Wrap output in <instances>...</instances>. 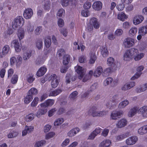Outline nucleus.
I'll return each mask as SVG.
<instances>
[{
  "label": "nucleus",
  "instance_id": "53",
  "mask_svg": "<svg viewBox=\"0 0 147 147\" xmlns=\"http://www.w3.org/2000/svg\"><path fill=\"white\" fill-rule=\"evenodd\" d=\"M18 76L17 75H14L13 76L11 80V83L13 84H16L18 80Z\"/></svg>",
  "mask_w": 147,
  "mask_h": 147
},
{
  "label": "nucleus",
  "instance_id": "28",
  "mask_svg": "<svg viewBox=\"0 0 147 147\" xmlns=\"http://www.w3.org/2000/svg\"><path fill=\"white\" fill-rule=\"evenodd\" d=\"M138 132L140 135H144L147 133V125L140 128L138 130Z\"/></svg>",
  "mask_w": 147,
  "mask_h": 147
},
{
  "label": "nucleus",
  "instance_id": "57",
  "mask_svg": "<svg viewBox=\"0 0 147 147\" xmlns=\"http://www.w3.org/2000/svg\"><path fill=\"white\" fill-rule=\"evenodd\" d=\"M113 80V78L111 77L107 78L104 82V84L105 86L109 85L111 84Z\"/></svg>",
  "mask_w": 147,
  "mask_h": 147
},
{
  "label": "nucleus",
  "instance_id": "51",
  "mask_svg": "<svg viewBox=\"0 0 147 147\" xmlns=\"http://www.w3.org/2000/svg\"><path fill=\"white\" fill-rule=\"evenodd\" d=\"M137 29L136 27H134L131 28L129 31V33L131 36H134L137 32Z\"/></svg>",
  "mask_w": 147,
  "mask_h": 147
},
{
  "label": "nucleus",
  "instance_id": "42",
  "mask_svg": "<svg viewBox=\"0 0 147 147\" xmlns=\"http://www.w3.org/2000/svg\"><path fill=\"white\" fill-rule=\"evenodd\" d=\"M33 98L32 96L30 94H29L28 93V95L24 98V101L25 103L28 104L32 100Z\"/></svg>",
  "mask_w": 147,
  "mask_h": 147
},
{
  "label": "nucleus",
  "instance_id": "63",
  "mask_svg": "<svg viewBox=\"0 0 147 147\" xmlns=\"http://www.w3.org/2000/svg\"><path fill=\"white\" fill-rule=\"evenodd\" d=\"M27 80L29 83H32L34 80V78H33V76L32 75H28L27 76Z\"/></svg>",
  "mask_w": 147,
  "mask_h": 147
},
{
  "label": "nucleus",
  "instance_id": "7",
  "mask_svg": "<svg viewBox=\"0 0 147 147\" xmlns=\"http://www.w3.org/2000/svg\"><path fill=\"white\" fill-rule=\"evenodd\" d=\"M76 71L78 74V78L81 79L85 74L86 70L80 66H78L76 69Z\"/></svg>",
  "mask_w": 147,
  "mask_h": 147
},
{
  "label": "nucleus",
  "instance_id": "47",
  "mask_svg": "<svg viewBox=\"0 0 147 147\" xmlns=\"http://www.w3.org/2000/svg\"><path fill=\"white\" fill-rule=\"evenodd\" d=\"M22 58L21 57L18 55L17 57V60L16 61V65L17 67H19L22 63Z\"/></svg>",
  "mask_w": 147,
  "mask_h": 147
},
{
  "label": "nucleus",
  "instance_id": "52",
  "mask_svg": "<svg viewBox=\"0 0 147 147\" xmlns=\"http://www.w3.org/2000/svg\"><path fill=\"white\" fill-rule=\"evenodd\" d=\"M65 11L63 9H59L57 15V16L59 17H62L63 16H64L65 14Z\"/></svg>",
  "mask_w": 147,
  "mask_h": 147
},
{
  "label": "nucleus",
  "instance_id": "64",
  "mask_svg": "<svg viewBox=\"0 0 147 147\" xmlns=\"http://www.w3.org/2000/svg\"><path fill=\"white\" fill-rule=\"evenodd\" d=\"M39 99L38 97L35 98L31 103V106L32 107L36 106L38 104Z\"/></svg>",
  "mask_w": 147,
  "mask_h": 147
},
{
  "label": "nucleus",
  "instance_id": "54",
  "mask_svg": "<svg viewBox=\"0 0 147 147\" xmlns=\"http://www.w3.org/2000/svg\"><path fill=\"white\" fill-rule=\"evenodd\" d=\"M42 28L41 26L37 27L34 31L36 35H39L41 32Z\"/></svg>",
  "mask_w": 147,
  "mask_h": 147
},
{
  "label": "nucleus",
  "instance_id": "59",
  "mask_svg": "<svg viewBox=\"0 0 147 147\" xmlns=\"http://www.w3.org/2000/svg\"><path fill=\"white\" fill-rule=\"evenodd\" d=\"M82 15L84 17H87L90 15L89 11L87 9L82 10L81 12Z\"/></svg>",
  "mask_w": 147,
  "mask_h": 147
},
{
  "label": "nucleus",
  "instance_id": "24",
  "mask_svg": "<svg viewBox=\"0 0 147 147\" xmlns=\"http://www.w3.org/2000/svg\"><path fill=\"white\" fill-rule=\"evenodd\" d=\"M100 51L102 55L104 57H107L109 55V52L107 47L105 46L102 47Z\"/></svg>",
  "mask_w": 147,
  "mask_h": 147
},
{
  "label": "nucleus",
  "instance_id": "61",
  "mask_svg": "<svg viewBox=\"0 0 147 147\" xmlns=\"http://www.w3.org/2000/svg\"><path fill=\"white\" fill-rule=\"evenodd\" d=\"M144 54L143 53H140L136 55L134 59L136 61H138L142 58L144 56Z\"/></svg>",
  "mask_w": 147,
  "mask_h": 147
},
{
  "label": "nucleus",
  "instance_id": "25",
  "mask_svg": "<svg viewBox=\"0 0 147 147\" xmlns=\"http://www.w3.org/2000/svg\"><path fill=\"white\" fill-rule=\"evenodd\" d=\"M47 70V68L44 67H41L37 71L36 75L40 77L43 75Z\"/></svg>",
  "mask_w": 147,
  "mask_h": 147
},
{
  "label": "nucleus",
  "instance_id": "34",
  "mask_svg": "<svg viewBox=\"0 0 147 147\" xmlns=\"http://www.w3.org/2000/svg\"><path fill=\"white\" fill-rule=\"evenodd\" d=\"M139 33L143 35L147 33V26H142L140 28L139 30Z\"/></svg>",
  "mask_w": 147,
  "mask_h": 147
},
{
  "label": "nucleus",
  "instance_id": "17",
  "mask_svg": "<svg viewBox=\"0 0 147 147\" xmlns=\"http://www.w3.org/2000/svg\"><path fill=\"white\" fill-rule=\"evenodd\" d=\"M11 44L14 45L16 51L17 52H20L21 49V47L20 44L18 40H13Z\"/></svg>",
  "mask_w": 147,
  "mask_h": 147
},
{
  "label": "nucleus",
  "instance_id": "35",
  "mask_svg": "<svg viewBox=\"0 0 147 147\" xmlns=\"http://www.w3.org/2000/svg\"><path fill=\"white\" fill-rule=\"evenodd\" d=\"M70 61V56L67 54L65 55L63 57V63L64 65H67Z\"/></svg>",
  "mask_w": 147,
  "mask_h": 147
},
{
  "label": "nucleus",
  "instance_id": "22",
  "mask_svg": "<svg viewBox=\"0 0 147 147\" xmlns=\"http://www.w3.org/2000/svg\"><path fill=\"white\" fill-rule=\"evenodd\" d=\"M139 111L141 113L143 117H147V106L142 107L139 110Z\"/></svg>",
  "mask_w": 147,
  "mask_h": 147
},
{
  "label": "nucleus",
  "instance_id": "4",
  "mask_svg": "<svg viewBox=\"0 0 147 147\" xmlns=\"http://www.w3.org/2000/svg\"><path fill=\"white\" fill-rule=\"evenodd\" d=\"M134 44V40L130 38H128L125 39L123 43L125 48H130L132 47Z\"/></svg>",
  "mask_w": 147,
  "mask_h": 147
},
{
  "label": "nucleus",
  "instance_id": "39",
  "mask_svg": "<svg viewBox=\"0 0 147 147\" xmlns=\"http://www.w3.org/2000/svg\"><path fill=\"white\" fill-rule=\"evenodd\" d=\"M127 18V17L125 14L122 12L119 13L118 15V19L122 21H124L125 19H126Z\"/></svg>",
  "mask_w": 147,
  "mask_h": 147
},
{
  "label": "nucleus",
  "instance_id": "62",
  "mask_svg": "<svg viewBox=\"0 0 147 147\" xmlns=\"http://www.w3.org/2000/svg\"><path fill=\"white\" fill-rule=\"evenodd\" d=\"M145 89L143 85L137 88L136 89V91L137 93H140L144 91Z\"/></svg>",
  "mask_w": 147,
  "mask_h": 147
},
{
  "label": "nucleus",
  "instance_id": "2",
  "mask_svg": "<svg viewBox=\"0 0 147 147\" xmlns=\"http://www.w3.org/2000/svg\"><path fill=\"white\" fill-rule=\"evenodd\" d=\"M24 23V20L21 16H19L14 19L12 22V27L14 29H16L18 26L23 25Z\"/></svg>",
  "mask_w": 147,
  "mask_h": 147
},
{
  "label": "nucleus",
  "instance_id": "32",
  "mask_svg": "<svg viewBox=\"0 0 147 147\" xmlns=\"http://www.w3.org/2000/svg\"><path fill=\"white\" fill-rule=\"evenodd\" d=\"M78 94V92L76 91H74L70 94L69 98L71 100H76L77 96Z\"/></svg>",
  "mask_w": 147,
  "mask_h": 147
},
{
  "label": "nucleus",
  "instance_id": "29",
  "mask_svg": "<svg viewBox=\"0 0 147 147\" xmlns=\"http://www.w3.org/2000/svg\"><path fill=\"white\" fill-rule=\"evenodd\" d=\"M103 69L101 66L98 67L95 70L94 74V76L96 77H99L102 72Z\"/></svg>",
  "mask_w": 147,
  "mask_h": 147
},
{
  "label": "nucleus",
  "instance_id": "36",
  "mask_svg": "<svg viewBox=\"0 0 147 147\" xmlns=\"http://www.w3.org/2000/svg\"><path fill=\"white\" fill-rule=\"evenodd\" d=\"M31 52L28 51L25 52L24 54L23 57V59L24 60H28L31 56Z\"/></svg>",
  "mask_w": 147,
  "mask_h": 147
},
{
  "label": "nucleus",
  "instance_id": "43",
  "mask_svg": "<svg viewBox=\"0 0 147 147\" xmlns=\"http://www.w3.org/2000/svg\"><path fill=\"white\" fill-rule=\"evenodd\" d=\"M128 134H125L119 135L116 137V140L118 141H120L124 138H125L128 136Z\"/></svg>",
  "mask_w": 147,
  "mask_h": 147
},
{
  "label": "nucleus",
  "instance_id": "13",
  "mask_svg": "<svg viewBox=\"0 0 147 147\" xmlns=\"http://www.w3.org/2000/svg\"><path fill=\"white\" fill-rule=\"evenodd\" d=\"M127 123V121L126 120L123 119L117 122L116 124V126L118 128H121L125 126Z\"/></svg>",
  "mask_w": 147,
  "mask_h": 147
},
{
  "label": "nucleus",
  "instance_id": "12",
  "mask_svg": "<svg viewBox=\"0 0 147 147\" xmlns=\"http://www.w3.org/2000/svg\"><path fill=\"white\" fill-rule=\"evenodd\" d=\"M33 11L30 8L26 9L23 15L26 19H28L31 18L33 15Z\"/></svg>",
  "mask_w": 147,
  "mask_h": 147
},
{
  "label": "nucleus",
  "instance_id": "16",
  "mask_svg": "<svg viewBox=\"0 0 147 147\" xmlns=\"http://www.w3.org/2000/svg\"><path fill=\"white\" fill-rule=\"evenodd\" d=\"M90 23L96 29H98L99 27V23L97 19L95 18H92L90 20Z\"/></svg>",
  "mask_w": 147,
  "mask_h": 147
},
{
  "label": "nucleus",
  "instance_id": "26",
  "mask_svg": "<svg viewBox=\"0 0 147 147\" xmlns=\"http://www.w3.org/2000/svg\"><path fill=\"white\" fill-rule=\"evenodd\" d=\"M42 40L41 39H37L35 41L36 47L39 50L42 48Z\"/></svg>",
  "mask_w": 147,
  "mask_h": 147
},
{
  "label": "nucleus",
  "instance_id": "33",
  "mask_svg": "<svg viewBox=\"0 0 147 147\" xmlns=\"http://www.w3.org/2000/svg\"><path fill=\"white\" fill-rule=\"evenodd\" d=\"M128 50L132 58L138 53V50L136 49L132 48Z\"/></svg>",
  "mask_w": 147,
  "mask_h": 147
},
{
  "label": "nucleus",
  "instance_id": "9",
  "mask_svg": "<svg viewBox=\"0 0 147 147\" xmlns=\"http://www.w3.org/2000/svg\"><path fill=\"white\" fill-rule=\"evenodd\" d=\"M144 68V67L142 65L138 67L136 69L137 72L134 76L131 78V79L132 80H134L139 78L142 74V73L141 72L143 70Z\"/></svg>",
  "mask_w": 147,
  "mask_h": 147
},
{
  "label": "nucleus",
  "instance_id": "14",
  "mask_svg": "<svg viewBox=\"0 0 147 147\" xmlns=\"http://www.w3.org/2000/svg\"><path fill=\"white\" fill-rule=\"evenodd\" d=\"M41 108L38 111L36 116L39 117L41 115L45 114L47 111V108L45 107L41 106Z\"/></svg>",
  "mask_w": 147,
  "mask_h": 147
},
{
  "label": "nucleus",
  "instance_id": "31",
  "mask_svg": "<svg viewBox=\"0 0 147 147\" xmlns=\"http://www.w3.org/2000/svg\"><path fill=\"white\" fill-rule=\"evenodd\" d=\"M138 109V108L137 107H135L131 109L128 113V116L129 117H132L136 113Z\"/></svg>",
  "mask_w": 147,
  "mask_h": 147
},
{
  "label": "nucleus",
  "instance_id": "56",
  "mask_svg": "<svg viewBox=\"0 0 147 147\" xmlns=\"http://www.w3.org/2000/svg\"><path fill=\"white\" fill-rule=\"evenodd\" d=\"M28 32H32L34 30V26L31 24L30 22H28L27 28Z\"/></svg>",
  "mask_w": 147,
  "mask_h": 147
},
{
  "label": "nucleus",
  "instance_id": "27",
  "mask_svg": "<svg viewBox=\"0 0 147 147\" xmlns=\"http://www.w3.org/2000/svg\"><path fill=\"white\" fill-rule=\"evenodd\" d=\"M107 64L111 67H115L117 68L116 65L115 64L114 62V60L113 58L110 57L107 59Z\"/></svg>",
  "mask_w": 147,
  "mask_h": 147
},
{
  "label": "nucleus",
  "instance_id": "45",
  "mask_svg": "<svg viewBox=\"0 0 147 147\" xmlns=\"http://www.w3.org/2000/svg\"><path fill=\"white\" fill-rule=\"evenodd\" d=\"M65 51L63 49H59L57 53V56H58L59 58H61L62 55H65Z\"/></svg>",
  "mask_w": 147,
  "mask_h": 147
},
{
  "label": "nucleus",
  "instance_id": "3",
  "mask_svg": "<svg viewBox=\"0 0 147 147\" xmlns=\"http://www.w3.org/2000/svg\"><path fill=\"white\" fill-rule=\"evenodd\" d=\"M50 80H51V85L53 88H55L57 87L59 83V79L57 76L53 74L51 76Z\"/></svg>",
  "mask_w": 147,
  "mask_h": 147
},
{
  "label": "nucleus",
  "instance_id": "10",
  "mask_svg": "<svg viewBox=\"0 0 147 147\" xmlns=\"http://www.w3.org/2000/svg\"><path fill=\"white\" fill-rule=\"evenodd\" d=\"M102 3L99 1L95 2L92 5L93 8L96 11H99L100 10L102 7Z\"/></svg>",
  "mask_w": 147,
  "mask_h": 147
},
{
  "label": "nucleus",
  "instance_id": "5",
  "mask_svg": "<svg viewBox=\"0 0 147 147\" xmlns=\"http://www.w3.org/2000/svg\"><path fill=\"white\" fill-rule=\"evenodd\" d=\"M138 140V138L133 136L128 138L126 140V143L128 145H132L135 144Z\"/></svg>",
  "mask_w": 147,
  "mask_h": 147
},
{
  "label": "nucleus",
  "instance_id": "6",
  "mask_svg": "<svg viewBox=\"0 0 147 147\" xmlns=\"http://www.w3.org/2000/svg\"><path fill=\"white\" fill-rule=\"evenodd\" d=\"M118 96L114 95L112 98L107 103V106L109 109L115 105L116 102V100L117 99Z\"/></svg>",
  "mask_w": 147,
  "mask_h": 147
},
{
  "label": "nucleus",
  "instance_id": "38",
  "mask_svg": "<svg viewBox=\"0 0 147 147\" xmlns=\"http://www.w3.org/2000/svg\"><path fill=\"white\" fill-rule=\"evenodd\" d=\"M97 59L96 55L94 53H92L91 54L89 62L90 64H93Z\"/></svg>",
  "mask_w": 147,
  "mask_h": 147
},
{
  "label": "nucleus",
  "instance_id": "41",
  "mask_svg": "<svg viewBox=\"0 0 147 147\" xmlns=\"http://www.w3.org/2000/svg\"><path fill=\"white\" fill-rule=\"evenodd\" d=\"M129 103V102L128 100H124L119 103V107L120 109L124 108Z\"/></svg>",
  "mask_w": 147,
  "mask_h": 147
},
{
  "label": "nucleus",
  "instance_id": "19",
  "mask_svg": "<svg viewBox=\"0 0 147 147\" xmlns=\"http://www.w3.org/2000/svg\"><path fill=\"white\" fill-rule=\"evenodd\" d=\"M142 16L138 15L135 16L133 20V23L135 25H137L140 23L144 20Z\"/></svg>",
  "mask_w": 147,
  "mask_h": 147
},
{
  "label": "nucleus",
  "instance_id": "30",
  "mask_svg": "<svg viewBox=\"0 0 147 147\" xmlns=\"http://www.w3.org/2000/svg\"><path fill=\"white\" fill-rule=\"evenodd\" d=\"M111 144V141L107 140L103 141L100 144L99 147H108Z\"/></svg>",
  "mask_w": 147,
  "mask_h": 147
},
{
  "label": "nucleus",
  "instance_id": "46",
  "mask_svg": "<svg viewBox=\"0 0 147 147\" xmlns=\"http://www.w3.org/2000/svg\"><path fill=\"white\" fill-rule=\"evenodd\" d=\"M51 43V39L49 38H47L45 41V44L46 47L49 48Z\"/></svg>",
  "mask_w": 147,
  "mask_h": 147
},
{
  "label": "nucleus",
  "instance_id": "55",
  "mask_svg": "<svg viewBox=\"0 0 147 147\" xmlns=\"http://www.w3.org/2000/svg\"><path fill=\"white\" fill-rule=\"evenodd\" d=\"M9 50V46L8 45H6L3 47L2 50L3 53L4 55H6Z\"/></svg>",
  "mask_w": 147,
  "mask_h": 147
},
{
  "label": "nucleus",
  "instance_id": "15",
  "mask_svg": "<svg viewBox=\"0 0 147 147\" xmlns=\"http://www.w3.org/2000/svg\"><path fill=\"white\" fill-rule=\"evenodd\" d=\"M80 131V129L78 127H75L71 129L67 133V136L69 137L74 136Z\"/></svg>",
  "mask_w": 147,
  "mask_h": 147
},
{
  "label": "nucleus",
  "instance_id": "60",
  "mask_svg": "<svg viewBox=\"0 0 147 147\" xmlns=\"http://www.w3.org/2000/svg\"><path fill=\"white\" fill-rule=\"evenodd\" d=\"M125 5V4L122 3L117 5L116 6V8L119 11H121L124 8Z\"/></svg>",
  "mask_w": 147,
  "mask_h": 147
},
{
  "label": "nucleus",
  "instance_id": "8",
  "mask_svg": "<svg viewBox=\"0 0 147 147\" xmlns=\"http://www.w3.org/2000/svg\"><path fill=\"white\" fill-rule=\"evenodd\" d=\"M123 113V112L122 111H113L111 115V118L112 119H117V118H120Z\"/></svg>",
  "mask_w": 147,
  "mask_h": 147
},
{
  "label": "nucleus",
  "instance_id": "18",
  "mask_svg": "<svg viewBox=\"0 0 147 147\" xmlns=\"http://www.w3.org/2000/svg\"><path fill=\"white\" fill-rule=\"evenodd\" d=\"M117 69V68L114 67H110L104 69L103 72L102 73V74H104V76H107L111 74L112 72L114 71Z\"/></svg>",
  "mask_w": 147,
  "mask_h": 147
},
{
  "label": "nucleus",
  "instance_id": "11",
  "mask_svg": "<svg viewBox=\"0 0 147 147\" xmlns=\"http://www.w3.org/2000/svg\"><path fill=\"white\" fill-rule=\"evenodd\" d=\"M101 129L99 127L96 128L94 130L89 136L88 139L90 140H93L95 137L101 131Z\"/></svg>",
  "mask_w": 147,
  "mask_h": 147
},
{
  "label": "nucleus",
  "instance_id": "48",
  "mask_svg": "<svg viewBox=\"0 0 147 147\" xmlns=\"http://www.w3.org/2000/svg\"><path fill=\"white\" fill-rule=\"evenodd\" d=\"M34 115L32 113L29 114L27 115L25 118L26 120L27 121H30L33 119L34 117Z\"/></svg>",
  "mask_w": 147,
  "mask_h": 147
},
{
  "label": "nucleus",
  "instance_id": "40",
  "mask_svg": "<svg viewBox=\"0 0 147 147\" xmlns=\"http://www.w3.org/2000/svg\"><path fill=\"white\" fill-rule=\"evenodd\" d=\"M18 36L20 40L22 39L24 37V32L23 30L22 29H20L18 31Z\"/></svg>",
  "mask_w": 147,
  "mask_h": 147
},
{
  "label": "nucleus",
  "instance_id": "37",
  "mask_svg": "<svg viewBox=\"0 0 147 147\" xmlns=\"http://www.w3.org/2000/svg\"><path fill=\"white\" fill-rule=\"evenodd\" d=\"M123 58L124 60L125 61L129 60L132 58L128 50L123 55Z\"/></svg>",
  "mask_w": 147,
  "mask_h": 147
},
{
  "label": "nucleus",
  "instance_id": "23",
  "mask_svg": "<svg viewBox=\"0 0 147 147\" xmlns=\"http://www.w3.org/2000/svg\"><path fill=\"white\" fill-rule=\"evenodd\" d=\"M54 103V101L53 99H48L46 102L41 104L40 106L45 107L47 108L48 106H51L53 105Z\"/></svg>",
  "mask_w": 147,
  "mask_h": 147
},
{
  "label": "nucleus",
  "instance_id": "1",
  "mask_svg": "<svg viewBox=\"0 0 147 147\" xmlns=\"http://www.w3.org/2000/svg\"><path fill=\"white\" fill-rule=\"evenodd\" d=\"M107 112L104 111H97L96 108L93 106L90 108L88 113L89 115L93 117L103 116L107 114Z\"/></svg>",
  "mask_w": 147,
  "mask_h": 147
},
{
  "label": "nucleus",
  "instance_id": "50",
  "mask_svg": "<svg viewBox=\"0 0 147 147\" xmlns=\"http://www.w3.org/2000/svg\"><path fill=\"white\" fill-rule=\"evenodd\" d=\"M45 143L46 141L44 140L38 141L36 142L35 146V147H40L43 145Z\"/></svg>",
  "mask_w": 147,
  "mask_h": 147
},
{
  "label": "nucleus",
  "instance_id": "44",
  "mask_svg": "<svg viewBox=\"0 0 147 147\" xmlns=\"http://www.w3.org/2000/svg\"><path fill=\"white\" fill-rule=\"evenodd\" d=\"M38 93L37 90V89L35 88H32L29 91L28 93L29 94L32 95H35L37 94Z\"/></svg>",
  "mask_w": 147,
  "mask_h": 147
},
{
  "label": "nucleus",
  "instance_id": "20",
  "mask_svg": "<svg viewBox=\"0 0 147 147\" xmlns=\"http://www.w3.org/2000/svg\"><path fill=\"white\" fill-rule=\"evenodd\" d=\"M34 127L32 126H26L25 128V129L22 132V136H24L26 135L28 133L31 132L33 130Z\"/></svg>",
  "mask_w": 147,
  "mask_h": 147
},
{
  "label": "nucleus",
  "instance_id": "58",
  "mask_svg": "<svg viewBox=\"0 0 147 147\" xmlns=\"http://www.w3.org/2000/svg\"><path fill=\"white\" fill-rule=\"evenodd\" d=\"M86 56L84 55L81 56L79 58V61L80 63H85L86 61Z\"/></svg>",
  "mask_w": 147,
  "mask_h": 147
},
{
  "label": "nucleus",
  "instance_id": "49",
  "mask_svg": "<svg viewBox=\"0 0 147 147\" xmlns=\"http://www.w3.org/2000/svg\"><path fill=\"white\" fill-rule=\"evenodd\" d=\"M63 121V119L62 118H59L56 120L54 123V125H59Z\"/></svg>",
  "mask_w": 147,
  "mask_h": 147
},
{
  "label": "nucleus",
  "instance_id": "21",
  "mask_svg": "<svg viewBox=\"0 0 147 147\" xmlns=\"http://www.w3.org/2000/svg\"><path fill=\"white\" fill-rule=\"evenodd\" d=\"M63 90L61 88H58L55 90H54L49 91V96H56L62 92Z\"/></svg>",
  "mask_w": 147,
  "mask_h": 147
}]
</instances>
